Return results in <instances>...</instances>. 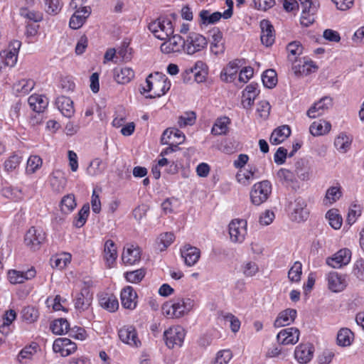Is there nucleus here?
I'll return each instance as SVG.
<instances>
[{
	"label": "nucleus",
	"mask_w": 364,
	"mask_h": 364,
	"mask_svg": "<svg viewBox=\"0 0 364 364\" xmlns=\"http://www.w3.org/2000/svg\"><path fill=\"white\" fill-rule=\"evenodd\" d=\"M230 124V119L228 117H221L218 118L211 129L213 135H225L229 131L228 125Z\"/></svg>",
	"instance_id": "nucleus-35"
},
{
	"label": "nucleus",
	"mask_w": 364,
	"mask_h": 364,
	"mask_svg": "<svg viewBox=\"0 0 364 364\" xmlns=\"http://www.w3.org/2000/svg\"><path fill=\"white\" fill-rule=\"evenodd\" d=\"M199 16L200 21L203 24H213L218 22L222 17L223 18V14L218 11L210 14L208 10H202Z\"/></svg>",
	"instance_id": "nucleus-42"
},
{
	"label": "nucleus",
	"mask_w": 364,
	"mask_h": 364,
	"mask_svg": "<svg viewBox=\"0 0 364 364\" xmlns=\"http://www.w3.org/2000/svg\"><path fill=\"white\" fill-rule=\"evenodd\" d=\"M331 128V125L330 122L324 120H319L314 122L311 124L309 132L314 136H321L328 133Z\"/></svg>",
	"instance_id": "nucleus-36"
},
{
	"label": "nucleus",
	"mask_w": 364,
	"mask_h": 364,
	"mask_svg": "<svg viewBox=\"0 0 364 364\" xmlns=\"http://www.w3.org/2000/svg\"><path fill=\"white\" fill-rule=\"evenodd\" d=\"M333 105L332 98L328 96L322 97L315 102L307 111L306 114L309 118H316L322 115Z\"/></svg>",
	"instance_id": "nucleus-14"
},
{
	"label": "nucleus",
	"mask_w": 364,
	"mask_h": 364,
	"mask_svg": "<svg viewBox=\"0 0 364 364\" xmlns=\"http://www.w3.org/2000/svg\"><path fill=\"white\" fill-rule=\"evenodd\" d=\"M22 157L16 153H14L4 162V168L7 171L16 169L21 161Z\"/></svg>",
	"instance_id": "nucleus-56"
},
{
	"label": "nucleus",
	"mask_w": 364,
	"mask_h": 364,
	"mask_svg": "<svg viewBox=\"0 0 364 364\" xmlns=\"http://www.w3.org/2000/svg\"><path fill=\"white\" fill-rule=\"evenodd\" d=\"M181 257L184 259L185 264L191 267L193 266L199 259L200 251L196 247L186 245L181 251Z\"/></svg>",
	"instance_id": "nucleus-23"
},
{
	"label": "nucleus",
	"mask_w": 364,
	"mask_h": 364,
	"mask_svg": "<svg viewBox=\"0 0 364 364\" xmlns=\"http://www.w3.org/2000/svg\"><path fill=\"white\" fill-rule=\"evenodd\" d=\"M42 159L40 156L34 155L31 156L27 161L26 171L33 173L42 166Z\"/></svg>",
	"instance_id": "nucleus-55"
},
{
	"label": "nucleus",
	"mask_w": 364,
	"mask_h": 364,
	"mask_svg": "<svg viewBox=\"0 0 364 364\" xmlns=\"http://www.w3.org/2000/svg\"><path fill=\"white\" fill-rule=\"evenodd\" d=\"M45 238V232L42 230L31 227L25 235L24 242L30 249L36 250L39 249Z\"/></svg>",
	"instance_id": "nucleus-9"
},
{
	"label": "nucleus",
	"mask_w": 364,
	"mask_h": 364,
	"mask_svg": "<svg viewBox=\"0 0 364 364\" xmlns=\"http://www.w3.org/2000/svg\"><path fill=\"white\" fill-rule=\"evenodd\" d=\"M313 353L314 348L310 344H301L296 348L294 356L299 363L306 364L311 360Z\"/></svg>",
	"instance_id": "nucleus-24"
},
{
	"label": "nucleus",
	"mask_w": 364,
	"mask_h": 364,
	"mask_svg": "<svg viewBox=\"0 0 364 364\" xmlns=\"http://www.w3.org/2000/svg\"><path fill=\"white\" fill-rule=\"evenodd\" d=\"M353 337V333L349 328H341L337 335V343L341 346H348L351 344Z\"/></svg>",
	"instance_id": "nucleus-41"
},
{
	"label": "nucleus",
	"mask_w": 364,
	"mask_h": 364,
	"mask_svg": "<svg viewBox=\"0 0 364 364\" xmlns=\"http://www.w3.org/2000/svg\"><path fill=\"white\" fill-rule=\"evenodd\" d=\"M296 314V310L294 309H287L281 311L274 321V327L279 328L289 325L294 321Z\"/></svg>",
	"instance_id": "nucleus-25"
},
{
	"label": "nucleus",
	"mask_w": 364,
	"mask_h": 364,
	"mask_svg": "<svg viewBox=\"0 0 364 364\" xmlns=\"http://www.w3.org/2000/svg\"><path fill=\"white\" fill-rule=\"evenodd\" d=\"M104 253V258L106 261L107 265L108 267H111L115 262L117 257V247L112 240H108L106 241L105 244Z\"/></svg>",
	"instance_id": "nucleus-33"
},
{
	"label": "nucleus",
	"mask_w": 364,
	"mask_h": 364,
	"mask_svg": "<svg viewBox=\"0 0 364 364\" xmlns=\"http://www.w3.org/2000/svg\"><path fill=\"white\" fill-rule=\"evenodd\" d=\"M66 178L60 171H53L50 176V184L53 191L56 193L62 192L66 186Z\"/></svg>",
	"instance_id": "nucleus-29"
},
{
	"label": "nucleus",
	"mask_w": 364,
	"mask_h": 364,
	"mask_svg": "<svg viewBox=\"0 0 364 364\" xmlns=\"http://www.w3.org/2000/svg\"><path fill=\"white\" fill-rule=\"evenodd\" d=\"M75 198L73 194L65 196L60 201V209L64 213H69L76 207Z\"/></svg>",
	"instance_id": "nucleus-46"
},
{
	"label": "nucleus",
	"mask_w": 364,
	"mask_h": 364,
	"mask_svg": "<svg viewBox=\"0 0 364 364\" xmlns=\"http://www.w3.org/2000/svg\"><path fill=\"white\" fill-rule=\"evenodd\" d=\"M36 272L33 268L26 272H20L15 269L9 270L8 277L9 282L13 284H22L25 281L31 279L36 276Z\"/></svg>",
	"instance_id": "nucleus-22"
},
{
	"label": "nucleus",
	"mask_w": 364,
	"mask_h": 364,
	"mask_svg": "<svg viewBox=\"0 0 364 364\" xmlns=\"http://www.w3.org/2000/svg\"><path fill=\"white\" fill-rule=\"evenodd\" d=\"M91 14V9L89 6L82 7L76 10L70 19L69 26L73 29H78L82 26L85 20Z\"/></svg>",
	"instance_id": "nucleus-18"
},
{
	"label": "nucleus",
	"mask_w": 364,
	"mask_h": 364,
	"mask_svg": "<svg viewBox=\"0 0 364 364\" xmlns=\"http://www.w3.org/2000/svg\"><path fill=\"white\" fill-rule=\"evenodd\" d=\"M141 258L140 250L138 247L130 245L124 252L122 255V259L126 264L132 265L139 262Z\"/></svg>",
	"instance_id": "nucleus-30"
},
{
	"label": "nucleus",
	"mask_w": 364,
	"mask_h": 364,
	"mask_svg": "<svg viewBox=\"0 0 364 364\" xmlns=\"http://www.w3.org/2000/svg\"><path fill=\"white\" fill-rule=\"evenodd\" d=\"M185 140V135L176 128H168L162 134L161 142L162 144L173 145L178 149V145Z\"/></svg>",
	"instance_id": "nucleus-12"
},
{
	"label": "nucleus",
	"mask_w": 364,
	"mask_h": 364,
	"mask_svg": "<svg viewBox=\"0 0 364 364\" xmlns=\"http://www.w3.org/2000/svg\"><path fill=\"white\" fill-rule=\"evenodd\" d=\"M301 16V23L304 26H309L314 22V15L319 7V3L316 0H299Z\"/></svg>",
	"instance_id": "nucleus-5"
},
{
	"label": "nucleus",
	"mask_w": 364,
	"mask_h": 364,
	"mask_svg": "<svg viewBox=\"0 0 364 364\" xmlns=\"http://www.w3.org/2000/svg\"><path fill=\"white\" fill-rule=\"evenodd\" d=\"M223 317L225 321L230 322V326L233 333L239 331L240 328V321L235 316L230 313H227L223 314Z\"/></svg>",
	"instance_id": "nucleus-63"
},
{
	"label": "nucleus",
	"mask_w": 364,
	"mask_h": 364,
	"mask_svg": "<svg viewBox=\"0 0 364 364\" xmlns=\"http://www.w3.org/2000/svg\"><path fill=\"white\" fill-rule=\"evenodd\" d=\"M262 83L267 88H273L277 82V73L273 69L264 71L262 75Z\"/></svg>",
	"instance_id": "nucleus-45"
},
{
	"label": "nucleus",
	"mask_w": 364,
	"mask_h": 364,
	"mask_svg": "<svg viewBox=\"0 0 364 364\" xmlns=\"http://www.w3.org/2000/svg\"><path fill=\"white\" fill-rule=\"evenodd\" d=\"M92 300V294L87 287H84L75 298V307L79 311H84L89 308Z\"/></svg>",
	"instance_id": "nucleus-19"
},
{
	"label": "nucleus",
	"mask_w": 364,
	"mask_h": 364,
	"mask_svg": "<svg viewBox=\"0 0 364 364\" xmlns=\"http://www.w3.org/2000/svg\"><path fill=\"white\" fill-rule=\"evenodd\" d=\"M46 11L50 15H56L61 10V4L59 0H44Z\"/></svg>",
	"instance_id": "nucleus-61"
},
{
	"label": "nucleus",
	"mask_w": 364,
	"mask_h": 364,
	"mask_svg": "<svg viewBox=\"0 0 364 364\" xmlns=\"http://www.w3.org/2000/svg\"><path fill=\"white\" fill-rule=\"evenodd\" d=\"M90 213V205L88 203L83 205L78 212L74 220V225L77 228L82 227L86 223L87 218Z\"/></svg>",
	"instance_id": "nucleus-50"
},
{
	"label": "nucleus",
	"mask_w": 364,
	"mask_h": 364,
	"mask_svg": "<svg viewBox=\"0 0 364 364\" xmlns=\"http://www.w3.org/2000/svg\"><path fill=\"white\" fill-rule=\"evenodd\" d=\"M120 297L124 308L134 309L136 306L137 294L132 287L127 286L123 288Z\"/></svg>",
	"instance_id": "nucleus-21"
},
{
	"label": "nucleus",
	"mask_w": 364,
	"mask_h": 364,
	"mask_svg": "<svg viewBox=\"0 0 364 364\" xmlns=\"http://www.w3.org/2000/svg\"><path fill=\"white\" fill-rule=\"evenodd\" d=\"M277 176L282 184L287 186L291 185L296 181L294 173L286 168H280L277 173Z\"/></svg>",
	"instance_id": "nucleus-48"
},
{
	"label": "nucleus",
	"mask_w": 364,
	"mask_h": 364,
	"mask_svg": "<svg viewBox=\"0 0 364 364\" xmlns=\"http://www.w3.org/2000/svg\"><path fill=\"white\" fill-rule=\"evenodd\" d=\"M118 335L119 339L123 343L130 346L137 348L141 344L138 338L136 330L133 326H124L122 327L118 331Z\"/></svg>",
	"instance_id": "nucleus-10"
},
{
	"label": "nucleus",
	"mask_w": 364,
	"mask_h": 364,
	"mask_svg": "<svg viewBox=\"0 0 364 364\" xmlns=\"http://www.w3.org/2000/svg\"><path fill=\"white\" fill-rule=\"evenodd\" d=\"M257 168H250L245 171L243 173H238L236 176L237 180L239 183L247 186L250 184V181L255 178V173L257 171Z\"/></svg>",
	"instance_id": "nucleus-52"
},
{
	"label": "nucleus",
	"mask_w": 364,
	"mask_h": 364,
	"mask_svg": "<svg viewBox=\"0 0 364 364\" xmlns=\"http://www.w3.org/2000/svg\"><path fill=\"white\" fill-rule=\"evenodd\" d=\"M21 314L23 319L28 323L34 322L38 317V310L32 306H26L23 308Z\"/></svg>",
	"instance_id": "nucleus-54"
},
{
	"label": "nucleus",
	"mask_w": 364,
	"mask_h": 364,
	"mask_svg": "<svg viewBox=\"0 0 364 364\" xmlns=\"http://www.w3.org/2000/svg\"><path fill=\"white\" fill-rule=\"evenodd\" d=\"M328 289L333 292L342 291L347 286L346 275H341L336 272H331L327 275Z\"/></svg>",
	"instance_id": "nucleus-17"
},
{
	"label": "nucleus",
	"mask_w": 364,
	"mask_h": 364,
	"mask_svg": "<svg viewBox=\"0 0 364 364\" xmlns=\"http://www.w3.org/2000/svg\"><path fill=\"white\" fill-rule=\"evenodd\" d=\"M185 335V330L180 326L171 327L164 333L166 344L169 348H173L176 346H181Z\"/></svg>",
	"instance_id": "nucleus-8"
},
{
	"label": "nucleus",
	"mask_w": 364,
	"mask_h": 364,
	"mask_svg": "<svg viewBox=\"0 0 364 364\" xmlns=\"http://www.w3.org/2000/svg\"><path fill=\"white\" fill-rule=\"evenodd\" d=\"M312 68L315 70L316 67L312 65V62H304L303 65L294 63L292 69L296 75H307L312 72Z\"/></svg>",
	"instance_id": "nucleus-51"
},
{
	"label": "nucleus",
	"mask_w": 364,
	"mask_h": 364,
	"mask_svg": "<svg viewBox=\"0 0 364 364\" xmlns=\"http://www.w3.org/2000/svg\"><path fill=\"white\" fill-rule=\"evenodd\" d=\"M194 301L190 298H178L164 303L161 307L164 315L171 318L183 316L191 311Z\"/></svg>",
	"instance_id": "nucleus-2"
},
{
	"label": "nucleus",
	"mask_w": 364,
	"mask_h": 364,
	"mask_svg": "<svg viewBox=\"0 0 364 364\" xmlns=\"http://www.w3.org/2000/svg\"><path fill=\"white\" fill-rule=\"evenodd\" d=\"M290 208L292 209L291 217L294 221L301 222L306 220L309 211L304 199L297 198L293 203L290 204Z\"/></svg>",
	"instance_id": "nucleus-15"
},
{
	"label": "nucleus",
	"mask_w": 364,
	"mask_h": 364,
	"mask_svg": "<svg viewBox=\"0 0 364 364\" xmlns=\"http://www.w3.org/2000/svg\"><path fill=\"white\" fill-rule=\"evenodd\" d=\"M342 196V191L340 186H331L326 191L324 201L326 203L333 204L336 202Z\"/></svg>",
	"instance_id": "nucleus-47"
},
{
	"label": "nucleus",
	"mask_w": 364,
	"mask_h": 364,
	"mask_svg": "<svg viewBox=\"0 0 364 364\" xmlns=\"http://www.w3.org/2000/svg\"><path fill=\"white\" fill-rule=\"evenodd\" d=\"M53 349L54 352L59 353L63 357L73 353L77 349V345L67 338H59L55 340Z\"/></svg>",
	"instance_id": "nucleus-13"
},
{
	"label": "nucleus",
	"mask_w": 364,
	"mask_h": 364,
	"mask_svg": "<svg viewBox=\"0 0 364 364\" xmlns=\"http://www.w3.org/2000/svg\"><path fill=\"white\" fill-rule=\"evenodd\" d=\"M145 276V271L143 269H139L132 272H127L125 274L126 279L131 283H138L142 280Z\"/></svg>",
	"instance_id": "nucleus-58"
},
{
	"label": "nucleus",
	"mask_w": 364,
	"mask_h": 364,
	"mask_svg": "<svg viewBox=\"0 0 364 364\" xmlns=\"http://www.w3.org/2000/svg\"><path fill=\"white\" fill-rule=\"evenodd\" d=\"M302 265L299 262H294L288 272V277L291 282H299L302 273Z\"/></svg>",
	"instance_id": "nucleus-57"
},
{
	"label": "nucleus",
	"mask_w": 364,
	"mask_h": 364,
	"mask_svg": "<svg viewBox=\"0 0 364 364\" xmlns=\"http://www.w3.org/2000/svg\"><path fill=\"white\" fill-rule=\"evenodd\" d=\"M261 41L267 47L272 46L275 39L274 29L269 21L264 19L260 22Z\"/></svg>",
	"instance_id": "nucleus-20"
},
{
	"label": "nucleus",
	"mask_w": 364,
	"mask_h": 364,
	"mask_svg": "<svg viewBox=\"0 0 364 364\" xmlns=\"http://www.w3.org/2000/svg\"><path fill=\"white\" fill-rule=\"evenodd\" d=\"M148 28L156 38L161 41L167 40L174 32L171 21L166 18H157L151 22Z\"/></svg>",
	"instance_id": "nucleus-3"
},
{
	"label": "nucleus",
	"mask_w": 364,
	"mask_h": 364,
	"mask_svg": "<svg viewBox=\"0 0 364 364\" xmlns=\"http://www.w3.org/2000/svg\"><path fill=\"white\" fill-rule=\"evenodd\" d=\"M240 60H235L228 63L221 73V79L226 82H231L235 78V75L240 68Z\"/></svg>",
	"instance_id": "nucleus-34"
},
{
	"label": "nucleus",
	"mask_w": 364,
	"mask_h": 364,
	"mask_svg": "<svg viewBox=\"0 0 364 364\" xmlns=\"http://www.w3.org/2000/svg\"><path fill=\"white\" fill-rule=\"evenodd\" d=\"M196 115L193 112H185L178 117V124L180 127L193 125L196 122Z\"/></svg>",
	"instance_id": "nucleus-53"
},
{
	"label": "nucleus",
	"mask_w": 364,
	"mask_h": 364,
	"mask_svg": "<svg viewBox=\"0 0 364 364\" xmlns=\"http://www.w3.org/2000/svg\"><path fill=\"white\" fill-rule=\"evenodd\" d=\"M171 44L172 50L178 52L183 48L185 50L186 40L179 35H172L167 38Z\"/></svg>",
	"instance_id": "nucleus-60"
},
{
	"label": "nucleus",
	"mask_w": 364,
	"mask_h": 364,
	"mask_svg": "<svg viewBox=\"0 0 364 364\" xmlns=\"http://www.w3.org/2000/svg\"><path fill=\"white\" fill-rule=\"evenodd\" d=\"M114 78L119 84H126L129 82L134 77V72L128 67H117L113 71Z\"/></svg>",
	"instance_id": "nucleus-28"
},
{
	"label": "nucleus",
	"mask_w": 364,
	"mask_h": 364,
	"mask_svg": "<svg viewBox=\"0 0 364 364\" xmlns=\"http://www.w3.org/2000/svg\"><path fill=\"white\" fill-rule=\"evenodd\" d=\"M35 86V82L32 79H22L14 84V90L21 95H27Z\"/></svg>",
	"instance_id": "nucleus-40"
},
{
	"label": "nucleus",
	"mask_w": 364,
	"mask_h": 364,
	"mask_svg": "<svg viewBox=\"0 0 364 364\" xmlns=\"http://www.w3.org/2000/svg\"><path fill=\"white\" fill-rule=\"evenodd\" d=\"M207 39L197 33H191L186 40L185 51L188 55H193L206 48Z\"/></svg>",
	"instance_id": "nucleus-6"
},
{
	"label": "nucleus",
	"mask_w": 364,
	"mask_h": 364,
	"mask_svg": "<svg viewBox=\"0 0 364 364\" xmlns=\"http://www.w3.org/2000/svg\"><path fill=\"white\" fill-rule=\"evenodd\" d=\"M295 173L302 181H308L310 178V167L306 160L300 159L296 161Z\"/></svg>",
	"instance_id": "nucleus-38"
},
{
	"label": "nucleus",
	"mask_w": 364,
	"mask_h": 364,
	"mask_svg": "<svg viewBox=\"0 0 364 364\" xmlns=\"http://www.w3.org/2000/svg\"><path fill=\"white\" fill-rule=\"evenodd\" d=\"M351 259V252L347 248L341 249L335 253L332 257L326 259V263L332 268H341L347 265Z\"/></svg>",
	"instance_id": "nucleus-11"
},
{
	"label": "nucleus",
	"mask_w": 364,
	"mask_h": 364,
	"mask_svg": "<svg viewBox=\"0 0 364 364\" xmlns=\"http://www.w3.org/2000/svg\"><path fill=\"white\" fill-rule=\"evenodd\" d=\"M58 110L63 116L70 118L75 113L73 102L70 98L65 96H60L55 101Z\"/></svg>",
	"instance_id": "nucleus-26"
},
{
	"label": "nucleus",
	"mask_w": 364,
	"mask_h": 364,
	"mask_svg": "<svg viewBox=\"0 0 364 364\" xmlns=\"http://www.w3.org/2000/svg\"><path fill=\"white\" fill-rule=\"evenodd\" d=\"M28 103L33 111L41 113L47 107L48 101L45 96L33 95L28 97Z\"/></svg>",
	"instance_id": "nucleus-31"
},
{
	"label": "nucleus",
	"mask_w": 364,
	"mask_h": 364,
	"mask_svg": "<svg viewBox=\"0 0 364 364\" xmlns=\"http://www.w3.org/2000/svg\"><path fill=\"white\" fill-rule=\"evenodd\" d=\"M291 134V129L288 125H283L275 129L270 136V142L272 144H279L283 142Z\"/></svg>",
	"instance_id": "nucleus-32"
},
{
	"label": "nucleus",
	"mask_w": 364,
	"mask_h": 364,
	"mask_svg": "<svg viewBox=\"0 0 364 364\" xmlns=\"http://www.w3.org/2000/svg\"><path fill=\"white\" fill-rule=\"evenodd\" d=\"M352 138L345 133L339 134L334 141V146L341 153H346L350 148Z\"/></svg>",
	"instance_id": "nucleus-39"
},
{
	"label": "nucleus",
	"mask_w": 364,
	"mask_h": 364,
	"mask_svg": "<svg viewBox=\"0 0 364 364\" xmlns=\"http://www.w3.org/2000/svg\"><path fill=\"white\" fill-rule=\"evenodd\" d=\"M99 303L101 307L109 312H114L118 309L119 302L115 296L111 294L102 295Z\"/></svg>",
	"instance_id": "nucleus-37"
},
{
	"label": "nucleus",
	"mask_w": 364,
	"mask_h": 364,
	"mask_svg": "<svg viewBox=\"0 0 364 364\" xmlns=\"http://www.w3.org/2000/svg\"><path fill=\"white\" fill-rule=\"evenodd\" d=\"M171 83L167 77L159 73L149 74L146 79V86L142 87L141 93L152 92V94L146 96V98L161 97L170 89Z\"/></svg>",
	"instance_id": "nucleus-1"
},
{
	"label": "nucleus",
	"mask_w": 364,
	"mask_h": 364,
	"mask_svg": "<svg viewBox=\"0 0 364 364\" xmlns=\"http://www.w3.org/2000/svg\"><path fill=\"white\" fill-rule=\"evenodd\" d=\"M287 50L289 53V60L295 63L298 56L302 53L303 48L299 41H292L287 45Z\"/></svg>",
	"instance_id": "nucleus-43"
},
{
	"label": "nucleus",
	"mask_w": 364,
	"mask_h": 364,
	"mask_svg": "<svg viewBox=\"0 0 364 364\" xmlns=\"http://www.w3.org/2000/svg\"><path fill=\"white\" fill-rule=\"evenodd\" d=\"M353 274L360 281H364V259H358L353 267Z\"/></svg>",
	"instance_id": "nucleus-64"
},
{
	"label": "nucleus",
	"mask_w": 364,
	"mask_h": 364,
	"mask_svg": "<svg viewBox=\"0 0 364 364\" xmlns=\"http://www.w3.org/2000/svg\"><path fill=\"white\" fill-rule=\"evenodd\" d=\"M337 212V210L331 209L326 213L330 225L335 230L340 229L343 222L342 217Z\"/></svg>",
	"instance_id": "nucleus-49"
},
{
	"label": "nucleus",
	"mask_w": 364,
	"mask_h": 364,
	"mask_svg": "<svg viewBox=\"0 0 364 364\" xmlns=\"http://www.w3.org/2000/svg\"><path fill=\"white\" fill-rule=\"evenodd\" d=\"M20 14L24 18L33 21L34 22H39L43 19V14L41 12L31 11L27 9H21Z\"/></svg>",
	"instance_id": "nucleus-62"
},
{
	"label": "nucleus",
	"mask_w": 364,
	"mask_h": 364,
	"mask_svg": "<svg viewBox=\"0 0 364 364\" xmlns=\"http://www.w3.org/2000/svg\"><path fill=\"white\" fill-rule=\"evenodd\" d=\"M232 357V354L230 350H220L212 364H228Z\"/></svg>",
	"instance_id": "nucleus-59"
},
{
	"label": "nucleus",
	"mask_w": 364,
	"mask_h": 364,
	"mask_svg": "<svg viewBox=\"0 0 364 364\" xmlns=\"http://www.w3.org/2000/svg\"><path fill=\"white\" fill-rule=\"evenodd\" d=\"M300 331L297 328H287L277 334V339L282 345H294L299 338Z\"/></svg>",
	"instance_id": "nucleus-16"
},
{
	"label": "nucleus",
	"mask_w": 364,
	"mask_h": 364,
	"mask_svg": "<svg viewBox=\"0 0 364 364\" xmlns=\"http://www.w3.org/2000/svg\"><path fill=\"white\" fill-rule=\"evenodd\" d=\"M230 240L235 243H242L247 235V221L235 219L229 224Z\"/></svg>",
	"instance_id": "nucleus-7"
},
{
	"label": "nucleus",
	"mask_w": 364,
	"mask_h": 364,
	"mask_svg": "<svg viewBox=\"0 0 364 364\" xmlns=\"http://www.w3.org/2000/svg\"><path fill=\"white\" fill-rule=\"evenodd\" d=\"M50 328L53 333L61 335L68 332L69 323L65 318H58L53 321Z\"/></svg>",
	"instance_id": "nucleus-44"
},
{
	"label": "nucleus",
	"mask_w": 364,
	"mask_h": 364,
	"mask_svg": "<svg viewBox=\"0 0 364 364\" xmlns=\"http://www.w3.org/2000/svg\"><path fill=\"white\" fill-rule=\"evenodd\" d=\"M272 193V183L268 180L256 183L250 191L251 202L255 205L264 203Z\"/></svg>",
	"instance_id": "nucleus-4"
},
{
	"label": "nucleus",
	"mask_w": 364,
	"mask_h": 364,
	"mask_svg": "<svg viewBox=\"0 0 364 364\" xmlns=\"http://www.w3.org/2000/svg\"><path fill=\"white\" fill-rule=\"evenodd\" d=\"M212 33L210 51L215 55L223 54L225 50V43L223 41V33L219 29H213Z\"/></svg>",
	"instance_id": "nucleus-27"
}]
</instances>
